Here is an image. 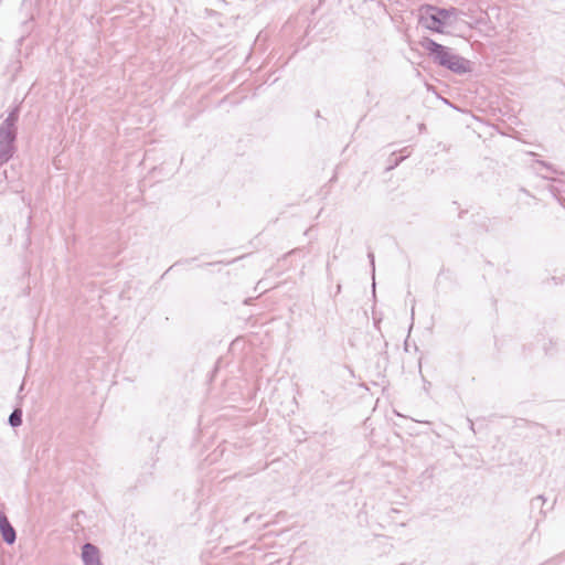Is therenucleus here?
Masks as SVG:
<instances>
[{"label":"nucleus","mask_w":565,"mask_h":565,"mask_svg":"<svg viewBox=\"0 0 565 565\" xmlns=\"http://www.w3.org/2000/svg\"><path fill=\"white\" fill-rule=\"evenodd\" d=\"M541 166H543L544 168L548 169L550 171H552L553 173H557V170L548 162L546 161H537Z\"/></svg>","instance_id":"9d476101"},{"label":"nucleus","mask_w":565,"mask_h":565,"mask_svg":"<svg viewBox=\"0 0 565 565\" xmlns=\"http://www.w3.org/2000/svg\"><path fill=\"white\" fill-rule=\"evenodd\" d=\"M550 190L557 202L565 207V198L563 196L562 191L556 186H551Z\"/></svg>","instance_id":"0eeeda50"},{"label":"nucleus","mask_w":565,"mask_h":565,"mask_svg":"<svg viewBox=\"0 0 565 565\" xmlns=\"http://www.w3.org/2000/svg\"><path fill=\"white\" fill-rule=\"evenodd\" d=\"M20 116V107H13L7 118L0 124V167L6 164L15 153L18 137L17 124Z\"/></svg>","instance_id":"f03ea898"},{"label":"nucleus","mask_w":565,"mask_h":565,"mask_svg":"<svg viewBox=\"0 0 565 565\" xmlns=\"http://www.w3.org/2000/svg\"><path fill=\"white\" fill-rule=\"evenodd\" d=\"M458 12L457 8H439L436 6L427 4L422 8L419 22L426 29L444 33V28L448 23L450 17H456Z\"/></svg>","instance_id":"7ed1b4c3"},{"label":"nucleus","mask_w":565,"mask_h":565,"mask_svg":"<svg viewBox=\"0 0 565 565\" xmlns=\"http://www.w3.org/2000/svg\"><path fill=\"white\" fill-rule=\"evenodd\" d=\"M419 45L427 52L428 57L434 64L454 74L465 75L473 70V63L470 60L455 53L451 47L443 45L428 36L423 38L419 41Z\"/></svg>","instance_id":"f257e3e1"},{"label":"nucleus","mask_w":565,"mask_h":565,"mask_svg":"<svg viewBox=\"0 0 565 565\" xmlns=\"http://www.w3.org/2000/svg\"><path fill=\"white\" fill-rule=\"evenodd\" d=\"M23 412L21 407H15L9 415L8 423L12 428H17L22 425Z\"/></svg>","instance_id":"423d86ee"},{"label":"nucleus","mask_w":565,"mask_h":565,"mask_svg":"<svg viewBox=\"0 0 565 565\" xmlns=\"http://www.w3.org/2000/svg\"><path fill=\"white\" fill-rule=\"evenodd\" d=\"M81 556L84 565H103L100 559V551L96 545L92 543H85L82 546Z\"/></svg>","instance_id":"20e7f679"},{"label":"nucleus","mask_w":565,"mask_h":565,"mask_svg":"<svg viewBox=\"0 0 565 565\" xmlns=\"http://www.w3.org/2000/svg\"><path fill=\"white\" fill-rule=\"evenodd\" d=\"M367 257L370 258V264L372 267V274H375V262H374V254L372 252H369Z\"/></svg>","instance_id":"9b49d317"},{"label":"nucleus","mask_w":565,"mask_h":565,"mask_svg":"<svg viewBox=\"0 0 565 565\" xmlns=\"http://www.w3.org/2000/svg\"><path fill=\"white\" fill-rule=\"evenodd\" d=\"M405 350H406V351L408 350V343H407V341H405Z\"/></svg>","instance_id":"f8f14e48"},{"label":"nucleus","mask_w":565,"mask_h":565,"mask_svg":"<svg viewBox=\"0 0 565 565\" xmlns=\"http://www.w3.org/2000/svg\"><path fill=\"white\" fill-rule=\"evenodd\" d=\"M544 502H545L544 495H537V497L532 499L531 505H532V508H535L539 503L543 504Z\"/></svg>","instance_id":"1a4fd4ad"},{"label":"nucleus","mask_w":565,"mask_h":565,"mask_svg":"<svg viewBox=\"0 0 565 565\" xmlns=\"http://www.w3.org/2000/svg\"><path fill=\"white\" fill-rule=\"evenodd\" d=\"M0 534L4 543L12 545L17 540V532L3 511L0 510Z\"/></svg>","instance_id":"39448f33"},{"label":"nucleus","mask_w":565,"mask_h":565,"mask_svg":"<svg viewBox=\"0 0 565 565\" xmlns=\"http://www.w3.org/2000/svg\"><path fill=\"white\" fill-rule=\"evenodd\" d=\"M407 156H401V157H395V153H392L391 158H390V166L387 167V171L396 168Z\"/></svg>","instance_id":"6e6552de"}]
</instances>
